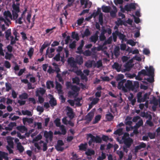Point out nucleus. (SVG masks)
<instances>
[{
  "mask_svg": "<svg viewBox=\"0 0 160 160\" xmlns=\"http://www.w3.org/2000/svg\"><path fill=\"white\" fill-rule=\"evenodd\" d=\"M122 130V128L118 129L114 132L113 134L115 135H118L119 136H121L123 133Z\"/></svg>",
  "mask_w": 160,
  "mask_h": 160,
  "instance_id": "nucleus-30",
  "label": "nucleus"
},
{
  "mask_svg": "<svg viewBox=\"0 0 160 160\" xmlns=\"http://www.w3.org/2000/svg\"><path fill=\"white\" fill-rule=\"evenodd\" d=\"M101 118V116L100 115H98L95 117L94 120L93 122V124H95L98 122L100 120Z\"/></svg>",
  "mask_w": 160,
  "mask_h": 160,
  "instance_id": "nucleus-46",
  "label": "nucleus"
},
{
  "mask_svg": "<svg viewBox=\"0 0 160 160\" xmlns=\"http://www.w3.org/2000/svg\"><path fill=\"white\" fill-rule=\"evenodd\" d=\"M143 122L142 120H139L137 123H136L135 127L138 128L140 126H141L142 125H143Z\"/></svg>",
  "mask_w": 160,
  "mask_h": 160,
  "instance_id": "nucleus-58",
  "label": "nucleus"
},
{
  "mask_svg": "<svg viewBox=\"0 0 160 160\" xmlns=\"http://www.w3.org/2000/svg\"><path fill=\"white\" fill-rule=\"evenodd\" d=\"M22 114L24 115H27L28 116H32V114L30 111L28 110H22Z\"/></svg>",
  "mask_w": 160,
  "mask_h": 160,
  "instance_id": "nucleus-39",
  "label": "nucleus"
},
{
  "mask_svg": "<svg viewBox=\"0 0 160 160\" xmlns=\"http://www.w3.org/2000/svg\"><path fill=\"white\" fill-rule=\"evenodd\" d=\"M76 61L77 64H78L79 65H82L83 62V59L82 57H80L79 58H77L76 59Z\"/></svg>",
  "mask_w": 160,
  "mask_h": 160,
  "instance_id": "nucleus-33",
  "label": "nucleus"
},
{
  "mask_svg": "<svg viewBox=\"0 0 160 160\" xmlns=\"http://www.w3.org/2000/svg\"><path fill=\"white\" fill-rule=\"evenodd\" d=\"M123 141L125 145L128 148H130L133 142V140L130 137L128 138H123Z\"/></svg>",
  "mask_w": 160,
  "mask_h": 160,
  "instance_id": "nucleus-6",
  "label": "nucleus"
},
{
  "mask_svg": "<svg viewBox=\"0 0 160 160\" xmlns=\"http://www.w3.org/2000/svg\"><path fill=\"white\" fill-rule=\"evenodd\" d=\"M105 116L106 118L109 121H111L114 118V116L112 114L109 112H108V113L106 114Z\"/></svg>",
  "mask_w": 160,
  "mask_h": 160,
  "instance_id": "nucleus-25",
  "label": "nucleus"
},
{
  "mask_svg": "<svg viewBox=\"0 0 160 160\" xmlns=\"http://www.w3.org/2000/svg\"><path fill=\"white\" fill-rule=\"evenodd\" d=\"M120 48L119 46H116L114 50V53L115 56L118 57L119 55Z\"/></svg>",
  "mask_w": 160,
  "mask_h": 160,
  "instance_id": "nucleus-37",
  "label": "nucleus"
},
{
  "mask_svg": "<svg viewBox=\"0 0 160 160\" xmlns=\"http://www.w3.org/2000/svg\"><path fill=\"white\" fill-rule=\"evenodd\" d=\"M124 78V76L122 74H118L116 78V80L117 81H120L122 79Z\"/></svg>",
  "mask_w": 160,
  "mask_h": 160,
  "instance_id": "nucleus-48",
  "label": "nucleus"
},
{
  "mask_svg": "<svg viewBox=\"0 0 160 160\" xmlns=\"http://www.w3.org/2000/svg\"><path fill=\"white\" fill-rule=\"evenodd\" d=\"M85 153L87 156H91L94 154L95 152L93 150L88 149L87 151L85 152Z\"/></svg>",
  "mask_w": 160,
  "mask_h": 160,
  "instance_id": "nucleus-42",
  "label": "nucleus"
},
{
  "mask_svg": "<svg viewBox=\"0 0 160 160\" xmlns=\"http://www.w3.org/2000/svg\"><path fill=\"white\" fill-rule=\"evenodd\" d=\"M124 87H125V89H126L127 92L128 91V90H133L132 82L129 80H128L127 81H126L125 83Z\"/></svg>",
  "mask_w": 160,
  "mask_h": 160,
  "instance_id": "nucleus-7",
  "label": "nucleus"
},
{
  "mask_svg": "<svg viewBox=\"0 0 160 160\" xmlns=\"http://www.w3.org/2000/svg\"><path fill=\"white\" fill-rule=\"evenodd\" d=\"M112 68L114 69L118 72H119L121 71V66L117 62H115L112 66Z\"/></svg>",
  "mask_w": 160,
  "mask_h": 160,
  "instance_id": "nucleus-17",
  "label": "nucleus"
},
{
  "mask_svg": "<svg viewBox=\"0 0 160 160\" xmlns=\"http://www.w3.org/2000/svg\"><path fill=\"white\" fill-rule=\"evenodd\" d=\"M7 142L8 145L12 148H13V142L11 139H8Z\"/></svg>",
  "mask_w": 160,
  "mask_h": 160,
  "instance_id": "nucleus-61",
  "label": "nucleus"
},
{
  "mask_svg": "<svg viewBox=\"0 0 160 160\" xmlns=\"http://www.w3.org/2000/svg\"><path fill=\"white\" fill-rule=\"evenodd\" d=\"M46 92V90L43 88H40L38 90H37L36 92V96H40V94L42 95H43Z\"/></svg>",
  "mask_w": 160,
  "mask_h": 160,
  "instance_id": "nucleus-16",
  "label": "nucleus"
},
{
  "mask_svg": "<svg viewBox=\"0 0 160 160\" xmlns=\"http://www.w3.org/2000/svg\"><path fill=\"white\" fill-rule=\"evenodd\" d=\"M17 129L22 133H24L28 131L27 128L24 125L18 126L16 127Z\"/></svg>",
  "mask_w": 160,
  "mask_h": 160,
  "instance_id": "nucleus-15",
  "label": "nucleus"
},
{
  "mask_svg": "<svg viewBox=\"0 0 160 160\" xmlns=\"http://www.w3.org/2000/svg\"><path fill=\"white\" fill-rule=\"evenodd\" d=\"M68 112H67V115L70 119H72L74 117V114L73 113L72 109L69 108L68 110Z\"/></svg>",
  "mask_w": 160,
  "mask_h": 160,
  "instance_id": "nucleus-18",
  "label": "nucleus"
},
{
  "mask_svg": "<svg viewBox=\"0 0 160 160\" xmlns=\"http://www.w3.org/2000/svg\"><path fill=\"white\" fill-rule=\"evenodd\" d=\"M68 62L70 66L73 68H76L77 67V63L76 60H74V58L71 57L69 58Z\"/></svg>",
  "mask_w": 160,
  "mask_h": 160,
  "instance_id": "nucleus-9",
  "label": "nucleus"
},
{
  "mask_svg": "<svg viewBox=\"0 0 160 160\" xmlns=\"http://www.w3.org/2000/svg\"><path fill=\"white\" fill-rule=\"evenodd\" d=\"M127 43L130 44L132 46H135L136 44V42H134L132 39H129L128 40L127 42Z\"/></svg>",
  "mask_w": 160,
  "mask_h": 160,
  "instance_id": "nucleus-60",
  "label": "nucleus"
},
{
  "mask_svg": "<svg viewBox=\"0 0 160 160\" xmlns=\"http://www.w3.org/2000/svg\"><path fill=\"white\" fill-rule=\"evenodd\" d=\"M12 14L13 15V19L14 20H16L18 17V13L19 12H15L13 11H12Z\"/></svg>",
  "mask_w": 160,
  "mask_h": 160,
  "instance_id": "nucleus-57",
  "label": "nucleus"
},
{
  "mask_svg": "<svg viewBox=\"0 0 160 160\" xmlns=\"http://www.w3.org/2000/svg\"><path fill=\"white\" fill-rule=\"evenodd\" d=\"M136 8L135 4L134 3H131L125 5V11L128 12L131 11L132 9L135 10Z\"/></svg>",
  "mask_w": 160,
  "mask_h": 160,
  "instance_id": "nucleus-8",
  "label": "nucleus"
},
{
  "mask_svg": "<svg viewBox=\"0 0 160 160\" xmlns=\"http://www.w3.org/2000/svg\"><path fill=\"white\" fill-rule=\"evenodd\" d=\"M82 54L86 57H88L91 56L92 52L89 50H87L83 52Z\"/></svg>",
  "mask_w": 160,
  "mask_h": 160,
  "instance_id": "nucleus-43",
  "label": "nucleus"
},
{
  "mask_svg": "<svg viewBox=\"0 0 160 160\" xmlns=\"http://www.w3.org/2000/svg\"><path fill=\"white\" fill-rule=\"evenodd\" d=\"M60 119L58 118H57L54 121V123H55L56 126L57 127H61V122H60Z\"/></svg>",
  "mask_w": 160,
  "mask_h": 160,
  "instance_id": "nucleus-53",
  "label": "nucleus"
},
{
  "mask_svg": "<svg viewBox=\"0 0 160 160\" xmlns=\"http://www.w3.org/2000/svg\"><path fill=\"white\" fill-rule=\"evenodd\" d=\"M71 89L74 92H75L78 91L80 90L79 88L76 85H72V86Z\"/></svg>",
  "mask_w": 160,
  "mask_h": 160,
  "instance_id": "nucleus-55",
  "label": "nucleus"
},
{
  "mask_svg": "<svg viewBox=\"0 0 160 160\" xmlns=\"http://www.w3.org/2000/svg\"><path fill=\"white\" fill-rule=\"evenodd\" d=\"M55 149L57 151H62L64 150V148L62 147L61 146H59L58 145H56L55 146Z\"/></svg>",
  "mask_w": 160,
  "mask_h": 160,
  "instance_id": "nucleus-56",
  "label": "nucleus"
},
{
  "mask_svg": "<svg viewBox=\"0 0 160 160\" xmlns=\"http://www.w3.org/2000/svg\"><path fill=\"white\" fill-rule=\"evenodd\" d=\"M145 69L147 72V76L149 77V78H145L144 80H147L150 83H152L154 82V69L152 66H150L148 68V66L145 67Z\"/></svg>",
  "mask_w": 160,
  "mask_h": 160,
  "instance_id": "nucleus-1",
  "label": "nucleus"
},
{
  "mask_svg": "<svg viewBox=\"0 0 160 160\" xmlns=\"http://www.w3.org/2000/svg\"><path fill=\"white\" fill-rule=\"evenodd\" d=\"M142 75H143L144 76H147V74L146 70L145 69H142L141 71L138 72V76H140Z\"/></svg>",
  "mask_w": 160,
  "mask_h": 160,
  "instance_id": "nucleus-54",
  "label": "nucleus"
},
{
  "mask_svg": "<svg viewBox=\"0 0 160 160\" xmlns=\"http://www.w3.org/2000/svg\"><path fill=\"white\" fill-rule=\"evenodd\" d=\"M90 101H92L91 102L92 104H93L94 105L97 104L99 100V99L98 98H94L92 99V98L90 97L89 98Z\"/></svg>",
  "mask_w": 160,
  "mask_h": 160,
  "instance_id": "nucleus-31",
  "label": "nucleus"
},
{
  "mask_svg": "<svg viewBox=\"0 0 160 160\" xmlns=\"http://www.w3.org/2000/svg\"><path fill=\"white\" fill-rule=\"evenodd\" d=\"M28 94L24 92L20 95L19 96V98L21 99H27L28 98Z\"/></svg>",
  "mask_w": 160,
  "mask_h": 160,
  "instance_id": "nucleus-27",
  "label": "nucleus"
},
{
  "mask_svg": "<svg viewBox=\"0 0 160 160\" xmlns=\"http://www.w3.org/2000/svg\"><path fill=\"white\" fill-rule=\"evenodd\" d=\"M22 120L24 125L26 124V122H27L29 124H32L33 121V119L32 118H22Z\"/></svg>",
  "mask_w": 160,
  "mask_h": 160,
  "instance_id": "nucleus-13",
  "label": "nucleus"
},
{
  "mask_svg": "<svg viewBox=\"0 0 160 160\" xmlns=\"http://www.w3.org/2000/svg\"><path fill=\"white\" fill-rule=\"evenodd\" d=\"M42 136L40 134H39L33 139L34 141L37 142L40 140L42 138Z\"/></svg>",
  "mask_w": 160,
  "mask_h": 160,
  "instance_id": "nucleus-64",
  "label": "nucleus"
},
{
  "mask_svg": "<svg viewBox=\"0 0 160 160\" xmlns=\"http://www.w3.org/2000/svg\"><path fill=\"white\" fill-rule=\"evenodd\" d=\"M12 7L13 9V10L12 11H14L15 12H20L19 7L15 4H13L12 5Z\"/></svg>",
  "mask_w": 160,
  "mask_h": 160,
  "instance_id": "nucleus-51",
  "label": "nucleus"
},
{
  "mask_svg": "<svg viewBox=\"0 0 160 160\" xmlns=\"http://www.w3.org/2000/svg\"><path fill=\"white\" fill-rule=\"evenodd\" d=\"M94 112L92 111L89 112L85 116V120H86L88 123L91 122L94 116Z\"/></svg>",
  "mask_w": 160,
  "mask_h": 160,
  "instance_id": "nucleus-10",
  "label": "nucleus"
},
{
  "mask_svg": "<svg viewBox=\"0 0 160 160\" xmlns=\"http://www.w3.org/2000/svg\"><path fill=\"white\" fill-rule=\"evenodd\" d=\"M142 92H138L137 94V101L138 102L140 103L142 102H145V101H144V99L142 97Z\"/></svg>",
  "mask_w": 160,
  "mask_h": 160,
  "instance_id": "nucleus-19",
  "label": "nucleus"
},
{
  "mask_svg": "<svg viewBox=\"0 0 160 160\" xmlns=\"http://www.w3.org/2000/svg\"><path fill=\"white\" fill-rule=\"evenodd\" d=\"M87 138H90L91 139L89 141L88 144L89 146H91L92 142L96 143H101L102 142L101 138L98 135H96V137L93 136L91 133L88 134L87 135Z\"/></svg>",
  "mask_w": 160,
  "mask_h": 160,
  "instance_id": "nucleus-2",
  "label": "nucleus"
},
{
  "mask_svg": "<svg viewBox=\"0 0 160 160\" xmlns=\"http://www.w3.org/2000/svg\"><path fill=\"white\" fill-rule=\"evenodd\" d=\"M71 37L73 39H75L77 41L79 40L78 34L77 33H76L74 32H72Z\"/></svg>",
  "mask_w": 160,
  "mask_h": 160,
  "instance_id": "nucleus-36",
  "label": "nucleus"
},
{
  "mask_svg": "<svg viewBox=\"0 0 160 160\" xmlns=\"http://www.w3.org/2000/svg\"><path fill=\"white\" fill-rule=\"evenodd\" d=\"M112 7L114 10H112L110 12V14L112 17L114 18L116 16V13L117 12V10L116 7L114 5H113Z\"/></svg>",
  "mask_w": 160,
  "mask_h": 160,
  "instance_id": "nucleus-24",
  "label": "nucleus"
},
{
  "mask_svg": "<svg viewBox=\"0 0 160 160\" xmlns=\"http://www.w3.org/2000/svg\"><path fill=\"white\" fill-rule=\"evenodd\" d=\"M91 34V32L89 29L87 28L85 30L83 33L82 34V37L83 38L85 37H88Z\"/></svg>",
  "mask_w": 160,
  "mask_h": 160,
  "instance_id": "nucleus-22",
  "label": "nucleus"
},
{
  "mask_svg": "<svg viewBox=\"0 0 160 160\" xmlns=\"http://www.w3.org/2000/svg\"><path fill=\"white\" fill-rule=\"evenodd\" d=\"M3 158L6 160H8V154L4 152L0 151V160H3Z\"/></svg>",
  "mask_w": 160,
  "mask_h": 160,
  "instance_id": "nucleus-14",
  "label": "nucleus"
},
{
  "mask_svg": "<svg viewBox=\"0 0 160 160\" xmlns=\"http://www.w3.org/2000/svg\"><path fill=\"white\" fill-rule=\"evenodd\" d=\"M53 65L55 66V70H54V72L55 71L57 74H59L58 73L60 71V70L59 68H58V65L55 63H53Z\"/></svg>",
  "mask_w": 160,
  "mask_h": 160,
  "instance_id": "nucleus-59",
  "label": "nucleus"
},
{
  "mask_svg": "<svg viewBox=\"0 0 160 160\" xmlns=\"http://www.w3.org/2000/svg\"><path fill=\"white\" fill-rule=\"evenodd\" d=\"M49 102L52 107H54L57 104L56 100L53 97H52L50 99Z\"/></svg>",
  "mask_w": 160,
  "mask_h": 160,
  "instance_id": "nucleus-23",
  "label": "nucleus"
},
{
  "mask_svg": "<svg viewBox=\"0 0 160 160\" xmlns=\"http://www.w3.org/2000/svg\"><path fill=\"white\" fill-rule=\"evenodd\" d=\"M76 42L75 41H73L72 43L69 44V47L72 49L74 48L76 46Z\"/></svg>",
  "mask_w": 160,
  "mask_h": 160,
  "instance_id": "nucleus-62",
  "label": "nucleus"
},
{
  "mask_svg": "<svg viewBox=\"0 0 160 160\" xmlns=\"http://www.w3.org/2000/svg\"><path fill=\"white\" fill-rule=\"evenodd\" d=\"M3 14L5 19L2 18L1 20L3 21L7 26H9V23L10 24L11 23L10 19L11 20L12 19V16L11 14L9 11H5Z\"/></svg>",
  "mask_w": 160,
  "mask_h": 160,
  "instance_id": "nucleus-3",
  "label": "nucleus"
},
{
  "mask_svg": "<svg viewBox=\"0 0 160 160\" xmlns=\"http://www.w3.org/2000/svg\"><path fill=\"white\" fill-rule=\"evenodd\" d=\"M106 154L103 152H102L101 156H99L97 158V160H103L106 158Z\"/></svg>",
  "mask_w": 160,
  "mask_h": 160,
  "instance_id": "nucleus-47",
  "label": "nucleus"
},
{
  "mask_svg": "<svg viewBox=\"0 0 160 160\" xmlns=\"http://www.w3.org/2000/svg\"><path fill=\"white\" fill-rule=\"evenodd\" d=\"M99 22L101 25H102L103 23V14L102 13H101L99 16Z\"/></svg>",
  "mask_w": 160,
  "mask_h": 160,
  "instance_id": "nucleus-49",
  "label": "nucleus"
},
{
  "mask_svg": "<svg viewBox=\"0 0 160 160\" xmlns=\"http://www.w3.org/2000/svg\"><path fill=\"white\" fill-rule=\"evenodd\" d=\"M6 91L7 92H9L12 89L11 84L8 82H6L5 83Z\"/></svg>",
  "mask_w": 160,
  "mask_h": 160,
  "instance_id": "nucleus-44",
  "label": "nucleus"
},
{
  "mask_svg": "<svg viewBox=\"0 0 160 160\" xmlns=\"http://www.w3.org/2000/svg\"><path fill=\"white\" fill-rule=\"evenodd\" d=\"M13 56V55L11 53H9L8 52L6 53V55L5 56V58L6 59L11 60L12 57Z\"/></svg>",
  "mask_w": 160,
  "mask_h": 160,
  "instance_id": "nucleus-50",
  "label": "nucleus"
},
{
  "mask_svg": "<svg viewBox=\"0 0 160 160\" xmlns=\"http://www.w3.org/2000/svg\"><path fill=\"white\" fill-rule=\"evenodd\" d=\"M92 4V3L89 0H86L84 6L83 7V8H90L91 7Z\"/></svg>",
  "mask_w": 160,
  "mask_h": 160,
  "instance_id": "nucleus-35",
  "label": "nucleus"
},
{
  "mask_svg": "<svg viewBox=\"0 0 160 160\" xmlns=\"http://www.w3.org/2000/svg\"><path fill=\"white\" fill-rule=\"evenodd\" d=\"M98 38L94 35H92L89 38L90 41L91 42L95 43L98 40Z\"/></svg>",
  "mask_w": 160,
  "mask_h": 160,
  "instance_id": "nucleus-29",
  "label": "nucleus"
},
{
  "mask_svg": "<svg viewBox=\"0 0 160 160\" xmlns=\"http://www.w3.org/2000/svg\"><path fill=\"white\" fill-rule=\"evenodd\" d=\"M62 134L63 135H65L67 132L65 128V127L63 125L61 126Z\"/></svg>",
  "mask_w": 160,
  "mask_h": 160,
  "instance_id": "nucleus-63",
  "label": "nucleus"
},
{
  "mask_svg": "<svg viewBox=\"0 0 160 160\" xmlns=\"http://www.w3.org/2000/svg\"><path fill=\"white\" fill-rule=\"evenodd\" d=\"M53 135V133L51 131H49V132L45 131L44 132V136L45 137L47 142H48V139H49L51 142L52 140Z\"/></svg>",
  "mask_w": 160,
  "mask_h": 160,
  "instance_id": "nucleus-4",
  "label": "nucleus"
},
{
  "mask_svg": "<svg viewBox=\"0 0 160 160\" xmlns=\"http://www.w3.org/2000/svg\"><path fill=\"white\" fill-rule=\"evenodd\" d=\"M50 44L49 43L46 44L45 42H44V44L42 45L41 48L40 49V52L41 53H42L43 52V50L46 47L49 46Z\"/></svg>",
  "mask_w": 160,
  "mask_h": 160,
  "instance_id": "nucleus-32",
  "label": "nucleus"
},
{
  "mask_svg": "<svg viewBox=\"0 0 160 160\" xmlns=\"http://www.w3.org/2000/svg\"><path fill=\"white\" fill-rule=\"evenodd\" d=\"M116 32L117 33V35H118V36L120 39L124 40L125 39V35L121 32H119L118 30H116Z\"/></svg>",
  "mask_w": 160,
  "mask_h": 160,
  "instance_id": "nucleus-20",
  "label": "nucleus"
},
{
  "mask_svg": "<svg viewBox=\"0 0 160 160\" xmlns=\"http://www.w3.org/2000/svg\"><path fill=\"white\" fill-rule=\"evenodd\" d=\"M33 52L34 49L32 48H30L27 54L30 59L32 58V57L33 54Z\"/></svg>",
  "mask_w": 160,
  "mask_h": 160,
  "instance_id": "nucleus-41",
  "label": "nucleus"
},
{
  "mask_svg": "<svg viewBox=\"0 0 160 160\" xmlns=\"http://www.w3.org/2000/svg\"><path fill=\"white\" fill-rule=\"evenodd\" d=\"M112 40V36H110L106 40H105L103 43V46H105L107 44H110L111 43Z\"/></svg>",
  "mask_w": 160,
  "mask_h": 160,
  "instance_id": "nucleus-38",
  "label": "nucleus"
},
{
  "mask_svg": "<svg viewBox=\"0 0 160 160\" xmlns=\"http://www.w3.org/2000/svg\"><path fill=\"white\" fill-rule=\"evenodd\" d=\"M102 9L103 12L108 13L110 12V8L109 6H103L102 7Z\"/></svg>",
  "mask_w": 160,
  "mask_h": 160,
  "instance_id": "nucleus-34",
  "label": "nucleus"
},
{
  "mask_svg": "<svg viewBox=\"0 0 160 160\" xmlns=\"http://www.w3.org/2000/svg\"><path fill=\"white\" fill-rule=\"evenodd\" d=\"M87 144L86 143L84 144H81L79 146V150H80L86 151L87 148Z\"/></svg>",
  "mask_w": 160,
  "mask_h": 160,
  "instance_id": "nucleus-26",
  "label": "nucleus"
},
{
  "mask_svg": "<svg viewBox=\"0 0 160 160\" xmlns=\"http://www.w3.org/2000/svg\"><path fill=\"white\" fill-rule=\"evenodd\" d=\"M126 82V80L125 79H122L118 82L117 86V88L119 90L122 89L125 92H127L126 89H125V87H124L125 83Z\"/></svg>",
  "mask_w": 160,
  "mask_h": 160,
  "instance_id": "nucleus-5",
  "label": "nucleus"
},
{
  "mask_svg": "<svg viewBox=\"0 0 160 160\" xmlns=\"http://www.w3.org/2000/svg\"><path fill=\"white\" fill-rule=\"evenodd\" d=\"M148 135L150 139H152L155 138L156 136V133L155 132H149L148 133Z\"/></svg>",
  "mask_w": 160,
  "mask_h": 160,
  "instance_id": "nucleus-45",
  "label": "nucleus"
},
{
  "mask_svg": "<svg viewBox=\"0 0 160 160\" xmlns=\"http://www.w3.org/2000/svg\"><path fill=\"white\" fill-rule=\"evenodd\" d=\"M73 83H76L77 85H79V84L80 79L77 77H75L74 78H73L72 79Z\"/></svg>",
  "mask_w": 160,
  "mask_h": 160,
  "instance_id": "nucleus-52",
  "label": "nucleus"
},
{
  "mask_svg": "<svg viewBox=\"0 0 160 160\" xmlns=\"http://www.w3.org/2000/svg\"><path fill=\"white\" fill-rule=\"evenodd\" d=\"M47 88L48 89H50L51 87L53 88L54 87V85L53 82L51 81H48L46 82Z\"/></svg>",
  "mask_w": 160,
  "mask_h": 160,
  "instance_id": "nucleus-40",
  "label": "nucleus"
},
{
  "mask_svg": "<svg viewBox=\"0 0 160 160\" xmlns=\"http://www.w3.org/2000/svg\"><path fill=\"white\" fill-rule=\"evenodd\" d=\"M56 88L57 90L58 93L59 94H63V92L62 90V86L61 84L58 82H56Z\"/></svg>",
  "mask_w": 160,
  "mask_h": 160,
  "instance_id": "nucleus-12",
  "label": "nucleus"
},
{
  "mask_svg": "<svg viewBox=\"0 0 160 160\" xmlns=\"http://www.w3.org/2000/svg\"><path fill=\"white\" fill-rule=\"evenodd\" d=\"M5 37L7 40L9 39V38L11 34V29H8L5 32Z\"/></svg>",
  "mask_w": 160,
  "mask_h": 160,
  "instance_id": "nucleus-28",
  "label": "nucleus"
},
{
  "mask_svg": "<svg viewBox=\"0 0 160 160\" xmlns=\"http://www.w3.org/2000/svg\"><path fill=\"white\" fill-rule=\"evenodd\" d=\"M151 102V103L153 104L154 105L152 106V108L154 111H155L156 110L157 106L158 105V100L154 97H153Z\"/></svg>",
  "mask_w": 160,
  "mask_h": 160,
  "instance_id": "nucleus-11",
  "label": "nucleus"
},
{
  "mask_svg": "<svg viewBox=\"0 0 160 160\" xmlns=\"http://www.w3.org/2000/svg\"><path fill=\"white\" fill-rule=\"evenodd\" d=\"M17 148L20 153H22L23 152L24 149L23 146L22 145L20 142H18L17 143Z\"/></svg>",
  "mask_w": 160,
  "mask_h": 160,
  "instance_id": "nucleus-21",
  "label": "nucleus"
}]
</instances>
